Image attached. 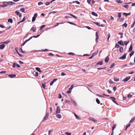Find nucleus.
Instances as JSON below:
<instances>
[{"label": "nucleus", "mask_w": 135, "mask_h": 135, "mask_svg": "<svg viewBox=\"0 0 135 135\" xmlns=\"http://www.w3.org/2000/svg\"><path fill=\"white\" fill-rule=\"evenodd\" d=\"M131 78V77L130 76H129L128 77H126L125 78H124V79H123L122 81H123L124 82H126L127 81H128V80H129Z\"/></svg>", "instance_id": "f257e3e1"}, {"label": "nucleus", "mask_w": 135, "mask_h": 135, "mask_svg": "<svg viewBox=\"0 0 135 135\" xmlns=\"http://www.w3.org/2000/svg\"><path fill=\"white\" fill-rule=\"evenodd\" d=\"M15 13L18 16H19V17H21L22 16V14L20 13L18 11H17L15 12Z\"/></svg>", "instance_id": "f03ea898"}, {"label": "nucleus", "mask_w": 135, "mask_h": 135, "mask_svg": "<svg viewBox=\"0 0 135 135\" xmlns=\"http://www.w3.org/2000/svg\"><path fill=\"white\" fill-rule=\"evenodd\" d=\"M17 67L18 68L20 67V66L18 64L16 63H14L13 64V68H15L16 67Z\"/></svg>", "instance_id": "7ed1b4c3"}, {"label": "nucleus", "mask_w": 135, "mask_h": 135, "mask_svg": "<svg viewBox=\"0 0 135 135\" xmlns=\"http://www.w3.org/2000/svg\"><path fill=\"white\" fill-rule=\"evenodd\" d=\"M6 5H12L15 3L13 2L9 1L8 2H6Z\"/></svg>", "instance_id": "20e7f679"}, {"label": "nucleus", "mask_w": 135, "mask_h": 135, "mask_svg": "<svg viewBox=\"0 0 135 135\" xmlns=\"http://www.w3.org/2000/svg\"><path fill=\"white\" fill-rule=\"evenodd\" d=\"M60 112V108L58 106L56 108V113H59Z\"/></svg>", "instance_id": "39448f33"}, {"label": "nucleus", "mask_w": 135, "mask_h": 135, "mask_svg": "<svg viewBox=\"0 0 135 135\" xmlns=\"http://www.w3.org/2000/svg\"><path fill=\"white\" fill-rule=\"evenodd\" d=\"M89 120L90 121H92L94 122H96L97 121V120L95 119L94 118L90 117L89 118Z\"/></svg>", "instance_id": "423d86ee"}, {"label": "nucleus", "mask_w": 135, "mask_h": 135, "mask_svg": "<svg viewBox=\"0 0 135 135\" xmlns=\"http://www.w3.org/2000/svg\"><path fill=\"white\" fill-rule=\"evenodd\" d=\"M126 54H124L123 56L120 57V59L122 60L126 58Z\"/></svg>", "instance_id": "0eeeda50"}, {"label": "nucleus", "mask_w": 135, "mask_h": 135, "mask_svg": "<svg viewBox=\"0 0 135 135\" xmlns=\"http://www.w3.org/2000/svg\"><path fill=\"white\" fill-rule=\"evenodd\" d=\"M118 43L120 45H124L123 42L122 40H120L118 42Z\"/></svg>", "instance_id": "6e6552de"}, {"label": "nucleus", "mask_w": 135, "mask_h": 135, "mask_svg": "<svg viewBox=\"0 0 135 135\" xmlns=\"http://www.w3.org/2000/svg\"><path fill=\"white\" fill-rule=\"evenodd\" d=\"M5 47V45L4 44H2L0 45V49H2Z\"/></svg>", "instance_id": "1a4fd4ad"}, {"label": "nucleus", "mask_w": 135, "mask_h": 135, "mask_svg": "<svg viewBox=\"0 0 135 135\" xmlns=\"http://www.w3.org/2000/svg\"><path fill=\"white\" fill-rule=\"evenodd\" d=\"M96 42H97V41L98 39L99 38V37L98 36V32H96Z\"/></svg>", "instance_id": "9d476101"}, {"label": "nucleus", "mask_w": 135, "mask_h": 135, "mask_svg": "<svg viewBox=\"0 0 135 135\" xmlns=\"http://www.w3.org/2000/svg\"><path fill=\"white\" fill-rule=\"evenodd\" d=\"M49 116V114H46V115L44 117V120H46L47 118Z\"/></svg>", "instance_id": "9b49d317"}, {"label": "nucleus", "mask_w": 135, "mask_h": 135, "mask_svg": "<svg viewBox=\"0 0 135 135\" xmlns=\"http://www.w3.org/2000/svg\"><path fill=\"white\" fill-rule=\"evenodd\" d=\"M103 63L102 61H99L98 62L96 65V66H97L98 65H102Z\"/></svg>", "instance_id": "f8f14e48"}, {"label": "nucleus", "mask_w": 135, "mask_h": 135, "mask_svg": "<svg viewBox=\"0 0 135 135\" xmlns=\"http://www.w3.org/2000/svg\"><path fill=\"white\" fill-rule=\"evenodd\" d=\"M32 38V37H31L29 39L25 40L24 42V44H25L27 42L29 41Z\"/></svg>", "instance_id": "ddd939ff"}, {"label": "nucleus", "mask_w": 135, "mask_h": 135, "mask_svg": "<svg viewBox=\"0 0 135 135\" xmlns=\"http://www.w3.org/2000/svg\"><path fill=\"white\" fill-rule=\"evenodd\" d=\"M114 80L115 81L117 82L119 81V79L117 77H114Z\"/></svg>", "instance_id": "4468645a"}, {"label": "nucleus", "mask_w": 135, "mask_h": 135, "mask_svg": "<svg viewBox=\"0 0 135 135\" xmlns=\"http://www.w3.org/2000/svg\"><path fill=\"white\" fill-rule=\"evenodd\" d=\"M36 70L38 71L39 72H40V73H41L42 72V71H41V70H40V68H38V67H37L36 68Z\"/></svg>", "instance_id": "2eb2a0df"}, {"label": "nucleus", "mask_w": 135, "mask_h": 135, "mask_svg": "<svg viewBox=\"0 0 135 135\" xmlns=\"http://www.w3.org/2000/svg\"><path fill=\"white\" fill-rule=\"evenodd\" d=\"M109 57H107L105 59V62L107 63L109 61Z\"/></svg>", "instance_id": "dca6fc26"}, {"label": "nucleus", "mask_w": 135, "mask_h": 135, "mask_svg": "<svg viewBox=\"0 0 135 135\" xmlns=\"http://www.w3.org/2000/svg\"><path fill=\"white\" fill-rule=\"evenodd\" d=\"M121 14L122 13L121 12H119L118 13V17L119 18V19H121L122 20V18H120L121 17Z\"/></svg>", "instance_id": "f3484780"}, {"label": "nucleus", "mask_w": 135, "mask_h": 135, "mask_svg": "<svg viewBox=\"0 0 135 135\" xmlns=\"http://www.w3.org/2000/svg\"><path fill=\"white\" fill-rule=\"evenodd\" d=\"M6 6V2H4L3 3V4L2 5H0V7H4Z\"/></svg>", "instance_id": "a211bd4d"}, {"label": "nucleus", "mask_w": 135, "mask_h": 135, "mask_svg": "<svg viewBox=\"0 0 135 135\" xmlns=\"http://www.w3.org/2000/svg\"><path fill=\"white\" fill-rule=\"evenodd\" d=\"M36 30V28H35L34 27H32L31 29V30H32L34 32H35V30Z\"/></svg>", "instance_id": "6ab92c4d"}, {"label": "nucleus", "mask_w": 135, "mask_h": 135, "mask_svg": "<svg viewBox=\"0 0 135 135\" xmlns=\"http://www.w3.org/2000/svg\"><path fill=\"white\" fill-rule=\"evenodd\" d=\"M98 51H97L93 54L92 56L94 57L95 56L97 55L98 53Z\"/></svg>", "instance_id": "aec40b11"}, {"label": "nucleus", "mask_w": 135, "mask_h": 135, "mask_svg": "<svg viewBox=\"0 0 135 135\" xmlns=\"http://www.w3.org/2000/svg\"><path fill=\"white\" fill-rule=\"evenodd\" d=\"M119 51L120 53H122L123 52V48L122 47H120L119 49Z\"/></svg>", "instance_id": "412c9836"}, {"label": "nucleus", "mask_w": 135, "mask_h": 135, "mask_svg": "<svg viewBox=\"0 0 135 135\" xmlns=\"http://www.w3.org/2000/svg\"><path fill=\"white\" fill-rule=\"evenodd\" d=\"M130 13H131L130 12L129 13H123V15H125L126 16H127L128 15H130Z\"/></svg>", "instance_id": "4be33fe9"}, {"label": "nucleus", "mask_w": 135, "mask_h": 135, "mask_svg": "<svg viewBox=\"0 0 135 135\" xmlns=\"http://www.w3.org/2000/svg\"><path fill=\"white\" fill-rule=\"evenodd\" d=\"M91 13L93 15H94L95 16H98L97 14L94 12H92Z\"/></svg>", "instance_id": "5701e85b"}, {"label": "nucleus", "mask_w": 135, "mask_h": 135, "mask_svg": "<svg viewBox=\"0 0 135 135\" xmlns=\"http://www.w3.org/2000/svg\"><path fill=\"white\" fill-rule=\"evenodd\" d=\"M9 76L11 78H12L13 77L16 76V75L15 74H11L9 75Z\"/></svg>", "instance_id": "b1692460"}, {"label": "nucleus", "mask_w": 135, "mask_h": 135, "mask_svg": "<svg viewBox=\"0 0 135 135\" xmlns=\"http://www.w3.org/2000/svg\"><path fill=\"white\" fill-rule=\"evenodd\" d=\"M115 64L114 63H112L111 65L110 66L109 68H112L114 66H115Z\"/></svg>", "instance_id": "393cba45"}, {"label": "nucleus", "mask_w": 135, "mask_h": 135, "mask_svg": "<svg viewBox=\"0 0 135 135\" xmlns=\"http://www.w3.org/2000/svg\"><path fill=\"white\" fill-rule=\"evenodd\" d=\"M133 47L132 45H131L130 46V48L129 49V51H131L132 50Z\"/></svg>", "instance_id": "a878e982"}, {"label": "nucleus", "mask_w": 135, "mask_h": 135, "mask_svg": "<svg viewBox=\"0 0 135 135\" xmlns=\"http://www.w3.org/2000/svg\"><path fill=\"white\" fill-rule=\"evenodd\" d=\"M129 5H124L123 6V7H124V8H129Z\"/></svg>", "instance_id": "bb28decb"}, {"label": "nucleus", "mask_w": 135, "mask_h": 135, "mask_svg": "<svg viewBox=\"0 0 135 135\" xmlns=\"http://www.w3.org/2000/svg\"><path fill=\"white\" fill-rule=\"evenodd\" d=\"M56 117L60 119L61 118V116L60 114H57Z\"/></svg>", "instance_id": "cd10ccee"}, {"label": "nucleus", "mask_w": 135, "mask_h": 135, "mask_svg": "<svg viewBox=\"0 0 135 135\" xmlns=\"http://www.w3.org/2000/svg\"><path fill=\"white\" fill-rule=\"evenodd\" d=\"M135 25V20H134V22L133 23V24H132V25L131 26V28H133V27H134Z\"/></svg>", "instance_id": "c85d7f7f"}, {"label": "nucleus", "mask_w": 135, "mask_h": 135, "mask_svg": "<svg viewBox=\"0 0 135 135\" xmlns=\"http://www.w3.org/2000/svg\"><path fill=\"white\" fill-rule=\"evenodd\" d=\"M8 21L11 23H12L13 22V20L12 19H9L8 20Z\"/></svg>", "instance_id": "c756f323"}, {"label": "nucleus", "mask_w": 135, "mask_h": 135, "mask_svg": "<svg viewBox=\"0 0 135 135\" xmlns=\"http://www.w3.org/2000/svg\"><path fill=\"white\" fill-rule=\"evenodd\" d=\"M116 2L118 3H122L123 2L120 0H117Z\"/></svg>", "instance_id": "7c9ffc66"}, {"label": "nucleus", "mask_w": 135, "mask_h": 135, "mask_svg": "<svg viewBox=\"0 0 135 135\" xmlns=\"http://www.w3.org/2000/svg\"><path fill=\"white\" fill-rule=\"evenodd\" d=\"M129 42V41H124V43L125 45H127Z\"/></svg>", "instance_id": "2f4dec72"}, {"label": "nucleus", "mask_w": 135, "mask_h": 135, "mask_svg": "<svg viewBox=\"0 0 135 135\" xmlns=\"http://www.w3.org/2000/svg\"><path fill=\"white\" fill-rule=\"evenodd\" d=\"M96 102H97V103L98 104H99L100 103V101L98 98L96 99Z\"/></svg>", "instance_id": "473e14b6"}, {"label": "nucleus", "mask_w": 135, "mask_h": 135, "mask_svg": "<svg viewBox=\"0 0 135 135\" xmlns=\"http://www.w3.org/2000/svg\"><path fill=\"white\" fill-rule=\"evenodd\" d=\"M134 53V51H132L130 54H129V55L130 56V57H131L132 55H133Z\"/></svg>", "instance_id": "72a5a7b5"}, {"label": "nucleus", "mask_w": 135, "mask_h": 135, "mask_svg": "<svg viewBox=\"0 0 135 135\" xmlns=\"http://www.w3.org/2000/svg\"><path fill=\"white\" fill-rule=\"evenodd\" d=\"M120 46H119V45H118L117 44H116L115 45V47L116 48H119V47Z\"/></svg>", "instance_id": "f704fd0d"}, {"label": "nucleus", "mask_w": 135, "mask_h": 135, "mask_svg": "<svg viewBox=\"0 0 135 135\" xmlns=\"http://www.w3.org/2000/svg\"><path fill=\"white\" fill-rule=\"evenodd\" d=\"M9 41H5V42H3L2 43L3 44H8L9 42Z\"/></svg>", "instance_id": "c9c22d12"}, {"label": "nucleus", "mask_w": 135, "mask_h": 135, "mask_svg": "<svg viewBox=\"0 0 135 135\" xmlns=\"http://www.w3.org/2000/svg\"><path fill=\"white\" fill-rule=\"evenodd\" d=\"M25 9L24 8H21L20 9V11H21L22 12H24L25 11Z\"/></svg>", "instance_id": "e433bc0d"}, {"label": "nucleus", "mask_w": 135, "mask_h": 135, "mask_svg": "<svg viewBox=\"0 0 135 135\" xmlns=\"http://www.w3.org/2000/svg\"><path fill=\"white\" fill-rule=\"evenodd\" d=\"M43 3L42 2H39L38 3V5H39V6H40L41 5H42L43 4Z\"/></svg>", "instance_id": "4c0bfd02"}, {"label": "nucleus", "mask_w": 135, "mask_h": 135, "mask_svg": "<svg viewBox=\"0 0 135 135\" xmlns=\"http://www.w3.org/2000/svg\"><path fill=\"white\" fill-rule=\"evenodd\" d=\"M61 75L62 76H63L66 75V74L65 73L62 72L61 73Z\"/></svg>", "instance_id": "58836bf2"}, {"label": "nucleus", "mask_w": 135, "mask_h": 135, "mask_svg": "<svg viewBox=\"0 0 135 135\" xmlns=\"http://www.w3.org/2000/svg\"><path fill=\"white\" fill-rule=\"evenodd\" d=\"M73 88V85H72L70 86V87L69 88V89L70 90H71Z\"/></svg>", "instance_id": "ea45409f"}, {"label": "nucleus", "mask_w": 135, "mask_h": 135, "mask_svg": "<svg viewBox=\"0 0 135 135\" xmlns=\"http://www.w3.org/2000/svg\"><path fill=\"white\" fill-rule=\"evenodd\" d=\"M50 4V2H46L45 3V4L47 6L49 5Z\"/></svg>", "instance_id": "a19ab883"}, {"label": "nucleus", "mask_w": 135, "mask_h": 135, "mask_svg": "<svg viewBox=\"0 0 135 135\" xmlns=\"http://www.w3.org/2000/svg\"><path fill=\"white\" fill-rule=\"evenodd\" d=\"M116 126V125H114L112 127V130L113 131L114 128H115Z\"/></svg>", "instance_id": "79ce46f5"}, {"label": "nucleus", "mask_w": 135, "mask_h": 135, "mask_svg": "<svg viewBox=\"0 0 135 135\" xmlns=\"http://www.w3.org/2000/svg\"><path fill=\"white\" fill-rule=\"evenodd\" d=\"M45 25H42V26L40 27V30H41L43 28H44V27H45Z\"/></svg>", "instance_id": "37998d69"}, {"label": "nucleus", "mask_w": 135, "mask_h": 135, "mask_svg": "<svg viewBox=\"0 0 135 135\" xmlns=\"http://www.w3.org/2000/svg\"><path fill=\"white\" fill-rule=\"evenodd\" d=\"M74 113L76 118L77 119H79V118L78 116H77L75 113Z\"/></svg>", "instance_id": "c03bdc74"}, {"label": "nucleus", "mask_w": 135, "mask_h": 135, "mask_svg": "<svg viewBox=\"0 0 135 135\" xmlns=\"http://www.w3.org/2000/svg\"><path fill=\"white\" fill-rule=\"evenodd\" d=\"M35 20H36V18L35 17H32V22H34V21H35Z\"/></svg>", "instance_id": "a18cd8bd"}, {"label": "nucleus", "mask_w": 135, "mask_h": 135, "mask_svg": "<svg viewBox=\"0 0 135 135\" xmlns=\"http://www.w3.org/2000/svg\"><path fill=\"white\" fill-rule=\"evenodd\" d=\"M109 83L111 84H113V82L112 81L111 79H110L109 80Z\"/></svg>", "instance_id": "49530a36"}, {"label": "nucleus", "mask_w": 135, "mask_h": 135, "mask_svg": "<svg viewBox=\"0 0 135 135\" xmlns=\"http://www.w3.org/2000/svg\"><path fill=\"white\" fill-rule=\"evenodd\" d=\"M65 134H66L67 135H71V134L70 133H69V132H66L65 133Z\"/></svg>", "instance_id": "de8ad7c7"}, {"label": "nucleus", "mask_w": 135, "mask_h": 135, "mask_svg": "<svg viewBox=\"0 0 135 135\" xmlns=\"http://www.w3.org/2000/svg\"><path fill=\"white\" fill-rule=\"evenodd\" d=\"M96 95L100 97L104 98V97L98 94H97Z\"/></svg>", "instance_id": "09e8293b"}, {"label": "nucleus", "mask_w": 135, "mask_h": 135, "mask_svg": "<svg viewBox=\"0 0 135 135\" xmlns=\"http://www.w3.org/2000/svg\"><path fill=\"white\" fill-rule=\"evenodd\" d=\"M107 91L109 94H111L112 93L111 91L109 89L107 90Z\"/></svg>", "instance_id": "8fccbe9b"}, {"label": "nucleus", "mask_w": 135, "mask_h": 135, "mask_svg": "<svg viewBox=\"0 0 135 135\" xmlns=\"http://www.w3.org/2000/svg\"><path fill=\"white\" fill-rule=\"evenodd\" d=\"M18 48L17 47H16L15 48V50L16 51V52L17 53H18Z\"/></svg>", "instance_id": "3c124183"}, {"label": "nucleus", "mask_w": 135, "mask_h": 135, "mask_svg": "<svg viewBox=\"0 0 135 135\" xmlns=\"http://www.w3.org/2000/svg\"><path fill=\"white\" fill-rule=\"evenodd\" d=\"M42 86L43 88L45 89V85L44 84H42Z\"/></svg>", "instance_id": "603ef678"}, {"label": "nucleus", "mask_w": 135, "mask_h": 135, "mask_svg": "<svg viewBox=\"0 0 135 135\" xmlns=\"http://www.w3.org/2000/svg\"><path fill=\"white\" fill-rule=\"evenodd\" d=\"M113 90L114 91H115L116 89V86H114L113 88Z\"/></svg>", "instance_id": "864d4df0"}, {"label": "nucleus", "mask_w": 135, "mask_h": 135, "mask_svg": "<svg viewBox=\"0 0 135 135\" xmlns=\"http://www.w3.org/2000/svg\"><path fill=\"white\" fill-rule=\"evenodd\" d=\"M37 13H35L33 17H37Z\"/></svg>", "instance_id": "5fc2aeb1"}, {"label": "nucleus", "mask_w": 135, "mask_h": 135, "mask_svg": "<svg viewBox=\"0 0 135 135\" xmlns=\"http://www.w3.org/2000/svg\"><path fill=\"white\" fill-rule=\"evenodd\" d=\"M115 98H114V99H112L113 101L115 103H116V101H115Z\"/></svg>", "instance_id": "6e6d98bb"}, {"label": "nucleus", "mask_w": 135, "mask_h": 135, "mask_svg": "<svg viewBox=\"0 0 135 135\" xmlns=\"http://www.w3.org/2000/svg\"><path fill=\"white\" fill-rule=\"evenodd\" d=\"M123 26L126 27L127 26V25L126 23H125L123 25Z\"/></svg>", "instance_id": "4d7b16f0"}, {"label": "nucleus", "mask_w": 135, "mask_h": 135, "mask_svg": "<svg viewBox=\"0 0 135 135\" xmlns=\"http://www.w3.org/2000/svg\"><path fill=\"white\" fill-rule=\"evenodd\" d=\"M19 51L20 52H21L22 53H24L23 51L21 49H19Z\"/></svg>", "instance_id": "13d9d810"}, {"label": "nucleus", "mask_w": 135, "mask_h": 135, "mask_svg": "<svg viewBox=\"0 0 135 135\" xmlns=\"http://www.w3.org/2000/svg\"><path fill=\"white\" fill-rule=\"evenodd\" d=\"M94 23L96 24V25H97V26H98L99 25V23L98 22H94Z\"/></svg>", "instance_id": "bf43d9fd"}, {"label": "nucleus", "mask_w": 135, "mask_h": 135, "mask_svg": "<svg viewBox=\"0 0 135 135\" xmlns=\"http://www.w3.org/2000/svg\"><path fill=\"white\" fill-rule=\"evenodd\" d=\"M65 102L67 103H69L70 102V101L69 100H66Z\"/></svg>", "instance_id": "052dcab7"}, {"label": "nucleus", "mask_w": 135, "mask_h": 135, "mask_svg": "<svg viewBox=\"0 0 135 135\" xmlns=\"http://www.w3.org/2000/svg\"><path fill=\"white\" fill-rule=\"evenodd\" d=\"M0 27H1L2 28H4V27L2 25H1V24L0 25Z\"/></svg>", "instance_id": "680f3d73"}, {"label": "nucleus", "mask_w": 135, "mask_h": 135, "mask_svg": "<svg viewBox=\"0 0 135 135\" xmlns=\"http://www.w3.org/2000/svg\"><path fill=\"white\" fill-rule=\"evenodd\" d=\"M6 72V71H1L0 72V73L2 74V73H5Z\"/></svg>", "instance_id": "e2e57ef3"}, {"label": "nucleus", "mask_w": 135, "mask_h": 135, "mask_svg": "<svg viewBox=\"0 0 135 135\" xmlns=\"http://www.w3.org/2000/svg\"><path fill=\"white\" fill-rule=\"evenodd\" d=\"M57 80V79H54L52 81L53 82H55Z\"/></svg>", "instance_id": "0e129e2a"}, {"label": "nucleus", "mask_w": 135, "mask_h": 135, "mask_svg": "<svg viewBox=\"0 0 135 135\" xmlns=\"http://www.w3.org/2000/svg\"><path fill=\"white\" fill-rule=\"evenodd\" d=\"M71 91L70 90H69L68 91H66V93H71Z\"/></svg>", "instance_id": "69168bd1"}, {"label": "nucleus", "mask_w": 135, "mask_h": 135, "mask_svg": "<svg viewBox=\"0 0 135 135\" xmlns=\"http://www.w3.org/2000/svg\"><path fill=\"white\" fill-rule=\"evenodd\" d=\"M35 76H37L38 75V73L37 72H36L35 73Z\"/></svg>", "instance_id": "338daca9"}, {"label": "nucleus", "mask_w": 135, "mask_h": 135, "mask_svg": "<svg viewBox=\"0 0 135 135\" xmlns=\"http://www.w3.org/2000/svg\"><path fill=\"white\" fill-rule=\"evenodd\" d=\"M54 83V82H53L52 81H51V82H50V85H52Z\"/></svg>", "instance_id": "774afa93"}]
</instances>
